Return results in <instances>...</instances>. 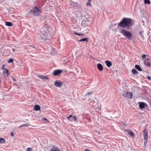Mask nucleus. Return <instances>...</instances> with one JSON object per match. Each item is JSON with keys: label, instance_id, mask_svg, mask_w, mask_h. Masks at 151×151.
Instances as JSON below:
<instances>
[{"label": "nucleus", "instance_id": "1", "mask_svg": "<svg viewBox=\"0 0 151 151\" xmlns=\"http://www.w3.org/2000/svg\"><path fill=\"white\" fill-rule=\"evenodd\" d=\"M50 28H48L47 27L42 28L40 29L41 34L38 35L39 39L38 41L43 42L45 40H51L52 37L50 33Z\"/></svg>", "mask_w": 151, "mask_h": 151}, {"label": "nucleus", "instance_id": "2", "mask_svg": "<svg viewBox=\"0 0 151 151\" xmlns=\"http://www.w3.org/2000/svg\"><path fill=\"white\" fill-rule=\"evenodd\" d=\"M132 20L131 19L124 18L118 23V26L123 28H129L133 24Z\"/></svg>", "mask_w": 151, "mask_h": 151}, {"label": "nucleus", "instance_id": "3", "mask_svg": "<svg viewBox=\"0 0 151 151\" xmlns=\"http://www.w3.org/2000/svg\"><path fill=\"white\" fill-rule=\"evenodd\" d=\"M120 33L124 35L127 39L129 40H131L132 35L129 31H127L124 29H122L120 30Z\"/></svg>", "mask_w": 151, "mask_h": 151}, {"label": "nucleus", "instance_id": "4", "mask_svg": "<svg viewBox=\"0 0 151 151\" xmlns=\"http://www.w3.org/2000/svg\"><path fill=\"white\" fill-rule=\"evenodd\" d=\"M30 12L36 16H39L40 12V9L36 6H35L32 10H31Z\"/></svg>", "mask_w": 151, "mask_h": 151}, {"label": "nucleus", "instance_id": "5", "mask_svg": "<svg viewBox=\"0 0 151 151\" xmlns=\"http://www.w3.org/2000/svg\"><path fill=\"white\" fill-rule=\"evenodd\" d=\"M122 95L127 99H132L133 97V93L132 92L129 93L127 91H124L123 92Z\"/></svg>", "mask_w": 151, "mask_h": 151}, {"label": "nucleus", "instance_id": "6", "mask_svg": "<svg viewBox=\"0 0 151 151\" xmlns=\"http://www.w3.org/2000/svg\"><path fill=\"white\" fill-rule=\"evenodd\" d=\"M91 23V21L89 20H83L81 23V25L82 27H84L87 26H89Z\"/></svg>", "mask_w": 151, "mask_h": 151}, {"label": "nucleus", "instance_id": "7", "mask_svg": "<svg viewBox=\"0 0 151 151\" xmlns=\"http://www.w3.org/2000/svg\"><path fill=\"white\" fill-rule=\"evenodd\" d=\"M67 119L69 120L71 122H75L77 120V119L76 116H73L72 115H70L69 117L66 118Z\"/></svg>", "mask_w": 151, "mask_h": 151}, {"label": "nucleus", "instance_id": "8", "mask_svg": "<svg viewBox=\"0 0 151 151\" xmlns=\"http://www.w3.org/2000/svg\"><path fill=\"white\" fill-rule=\"evenodd\" d=\"M62 84L63 82L62 81H55L54 83V85L57 87H60L62 86Z\"/></svg>", "mask_w": 151, "mask_h": 151}, {"label": "nucleus", "instance_id": "9", "mask_svg": "<svg viewBox=\"0 0 151 151\" xmlns=\"http://www.w3.org/2000/svg\"><path fill=\"white\" fill-rule=\"evenodd\" d=\"M62 72V70H54L53 71V74L55 76L59 75Z\"/></svg>", "mask_w": 151, "mask_h": 151}, {"label": "nucleus", "instance_id": "10", "mask_svg": "<svg viewBox=\"0 0 151 151\" xmlns=\"http://www.w3.org/2000/svg\"><path fill=\"white\" fill-rule=\"evenodd\" d=\"M150 61V60L149 58H146L145 60L144 61L145 65L148 67L150 66L151 65V63Z\"/></svg>", "mask_w": 151, "mask_h": 151}, {"label": "nucleus", "instance_id": "11", "mask_svg": "<svg viewBox=\"0 0 151 151\" xmlns=\"http://www.w3.org/2000/svg\"><path fill=\"white\" fill-rule=\"evenodd\" d=\"M143 133L144 135V139L146 141L147 140L148 138V136L147 134V130L146 129H145L143 131Z\"/></svg>", "mask_w": 151, "mask_h": 151}, {"label": "nucleus", "instance_id": "12", "mask_svg": "<svg viewBox=\"0 0 151 151\" xmlns=\"http://www.w3.org/2000/svg\"><path fill=\"white\" fill-rule=\"evenodd\" d=\"M139 106L141 109H143L145 108V103L143 102H139Z\"/></svg>", "mask_w": 151, "mask_h": 151}, {"label": "nucleus", "instance_id": "13", "mask_svg": "<svg viewBox=\"0 0 151 151\" xmlns=\"http://www.w3.org/2000/svg\"><path fill=\"white\" fill-rule=\"evenodd\" d=\"M97 67L100 71H102L103 69V67L102 65L100 63H99L97 65Z\"/></svg>", "mask_w": 151, "mask_h": 151}, {"label": "nucleus", "instance_id": "14", "mask_svg": "<svg viewBox=\"0 0 151 151\" xmlns=\"http://www.w3.org/2000/svg\"><path fill=\"white\" fill-rule=\"evenodd\" d=\"M105 63L106 64L107 66L108 67H110L112 65V63L111 62L109 61L106 60L105 61Z\"/></svg>", "mask_w": 151, "mask_h": 151}, {"label": "nucleus", "instance_id": "15", "mask_svg": "<svg viewBox=\"0 0 151 151\" xmlns=\"http://www.w3.org/2000/svg\"><path fill=\"white\" fill-rule=\"evenodd\" d=\"M50 151H60L59 149L57 147H53L51 150Z\"/></svg>", "mask_w": 151, "mask_h": 151}, {"label": "nucleus", "instance_id": "16", "mask_svg": "<svg viewBox=\"0 0 151 151\" xmlns=\"http://www.w3.org/2000/svg\"><path fill=\"white\" fill-rule=\"evenodd\" d=\"M34 109L35 111H39L40 109V107L38 105H35L34 106Z\"/></svg>", "mask_w": 151, "mask_h": 151}, {"label": "nucleus", "instance_id": "17", "mask_svg": "<svg viewBox=\"0 0 151 151\" xmlns=\"http://www.w3.org/2000/svg\"><path fill=\"white\" fill-rule=\"evenodd\" d=\"M38 77L41 79H48V78L46 76H44L43 75H39L38 76Z\"/></svg>", "mask_w": 151, "mask_h": 151}, {"label": "nucleus", "instance_id": "18", "mask_svg": "<svg viewBox=\"0 0 151 151\" xmlns=\"http://www.w3.org/2000/svg\"><path fill=\"white\" fill-rule=\"evenodd\" d=\"M135 67L136 69L139 71H142V69L141 68L140 66L138 65H136L135 66Z\"/></svg>", "mask_w": 151, "mask_h": 151}, {"label": "nucleus", "instance_id": "19", "mask_svg": "<svg viewBox=\"0 0 151 151\" xmlns=\"http://www.w3.org/2000/svg\"><path fill=\"white\" fill-rule=\"evenodd\" d=\"M5 140L4 138H0V143H5Z\"/></svg>", "mask_w": 151, "mask_h": 151}, {"label": "nucleus", "instance_id": "20", "mask_svg": "<svg viewBox=\"0 0 151 151\" xmlns=\"http://www.w3.org/2000/svg\"><path fill=\"white\" fill-rule=\"evenodd\" d=\"M5 25L6 26L9 27H10L12 26V24L11 22H5Z\"/></svg>", "mask_w": 151, "mask_h": 151}, {"label": "nucleus", "instance_id": "21", "mask_svg": "<svg viewBox=\"0 0 151 151\" xmlns=\"http://www.w3.org/2000/svg\"><path fill=\"white\" fill-rule=\"evenodd\" d=\"M132 73L134 74H137L138 72L135 69H133L132 71Z\"/></svg>", "mask_w": 151, "mask_h": 151}, {"label": "nucleus", "instance_id": "22", "mask_svg": "<svg viewBox=\"0 0 151 151\" xmlns=\"http://www.w3.org/2000/svg\"><path fill=\"white\" fill-rule=\"evenodd\" d=\"M88 38H84L81 39L79 40V42H82V41H86L87 42L88 41Z\"/></svg>", "mask_w": 151, "mask_h": 151}, {"label": "nucleus", "instance_id": "23", "mask_svg": "<svg viewBox=\"0 0 151 151\" xmlns=\"http://www.w3.org/2000/svg\"><path fill=\"white\" fill-rule=\"evenodd\" d=\"M144 1L145 4H150V0H144Z\"/></svg>", "mask_w": 151, "mask_h": 151}, {"label": "nucleus", "instance_id": "24", "mask_svg": "<svg viewBox=\"0 0 151 151\" xmlns=\"http://www.w3.org/2000/svg\"><path fill=\"white\" fill-rule=\"evenodd\" d=\"M29 126V124H24L21 125L19 127V128H21L22 127H28Z\"/></svg>", "mask_w": 151, "mask_h": 151}, {"label": "nucleus", "instance_id": "25", "mask_svg": "<svg viewBox=\"0 0 151 151\" xmlns=\"http://www.w3.org/2000/svg\"><path fill=\"white\" fill-rule=\"evenodd\" d=\"M128 134L129 135H130L131 136H134V133L132 131H129L128 132Z\"/></svg>", "mask_w": 151, "mask_h": 151}, {"label": "nucleus", "instance_id": "26", "mask_svg": "<svg viewBox=\"0 0 151 151\" xmlns=\"http://www.w3.org/2000/svg\"><path fill=\"white\" fill-rule=\"evenodd\" d=\"M143 32V31H141L139 32V35H140L142 38H143L144 37V36L142 34V32Z\"/></svg>", "mask_w": 151, "mask_h": 151}, {"label": "nucleus", "instance_id": "27", "mask_svg": "<svg viewBox=\"0 0 151 151\" xmlns=\"http://www.w3.org/2000/svg\"><path fill=\"white\" fill-rule=\"evenodd\" d=\"M2 69H3V70H5V71H3L4 72H6V73H7V75H8V70H7V69H5V68H4V67H2Z\"/></svg>", "mask_w": 151, "mask_h": 151}, {"label": "nucleus", "instance_id": "28", "mask_svg": "<svg viewBox=\"0 0 151 151\" xmlns=\"http://www.w3.org/2000/svg\"><path fill=\"white\" fill-rule=\"evenodd\" d=\"M13 60L12 58H10V59L8 61V63H12L13 62Z\"/></svg>", "mask_w": 151, "mask_h": 151}, {"label": "nucleus", "instance_id": "29", "mask_svg": "<svg viewBox=\"0 0 151 151\" xmlns=\"http://www.w3.org/2000/svg\"><path fill=\"white\" fill-rule=\"evenodd\" d=\"M19 50H18V49H15V48H13V50H12V51L14 52H15V51H16V52L17 51H19Z\"/></svg>", "mask_w": 151, "mask_h": 151}, {"label": "nucleus", "instance_id": "30", "mask_svg": "<svg viewBox=\"0 0 151 151\" xmlns=\"http://www.w3.org/2000/svg\"><path fill=\"white\" fill-rule=\"evenodd\" d=\"M32 150L31 148L28 147L26 149V151H32Z\"/></svg>", "mask_w": 151, "mask_h": 151}, {"label": "nucleus", "instance_id": "31", "mask_svg": "<svg viewBox=\"0 0 151 151\" xmlns=\"http://www.w3.org/2000/svg\"><path fill=\"white\" fill-rule=\"evenodd\" d=\"M87 5L89 6H91L90 2L88 1V2L87 3Z\"/></svg>", "mask_w": 151, "mask_h": 151}, {"label": "nucleus", "instance_id": "32", "mask_svg": "<svg viewBox=\"0 0 151 151\" xmlns=\"http://www.w3.org/2000/svg\"><path fill=\"white\" fill-rule=\"evenodd\" d=\"M146 55L145 54H143L142 55V58H145L146 57Z\"/></svg>", "mask_w": 151, "mask_h": 151}, {"label": "nucleus", "instance_id": "33", "mask_svg": "<svg viewBox=\"0 0 151 151\" xmlns=\"http://www.w3.org/2000/svg\"><path fill=\"white\" fill-rule=\"evenodd\" d=\"M75 33V34L78 35L79 36H81V35H83V34H79L78 33H77V32H76Z\"/></svg>", "mask_w": 151, "mask_h": 151}, {"label": "nucleus", "instance_id": "34", "mask_svg": "<svg viewBox=\"0 0 151 151\" xmlns=\"http://www.w3.org/2000/svg\"><path fill=\"white\" fill-rule=\"evenodd\" d=\"M92 93V92H89L86 95V96H87L88 95H90Z\"/></svg>", "mask_w": 151, "mask_h": 151}, {"label": "nucleus", "instance_id": "35", "mask_svg": "<svg viewBox=\"0 0 151 151\" xmlns=\"http://www.w3.org/2000/svg\"><path fill=\"white\" fill-rule=\"evenodd\" d=\"M96 133V134H100V133L99 131H95Z\"/></svg>", "mask_w": 151, "mask_h": 151}, {"label": "nucleus", "instance_id": "36", "mask_svg": "<svg viewBox=\"0 0 151 151\" xmlns=\"http://www.w3.org/2000/svg\"><path fill=\"white\" fill-rule=\"evenodd\" d=\"M14 134L13 132H11V136L13 137V136Z\"/></svg>", "mask_w": 151, "mask_h": 151}, {"label": "nucleus", "instance_id": "37", "mask_svg": "<svg viewBox=\"0 0 151 151\" xmlns=\"http://www.w3.org/2000/svg\"><path fill=\"white\" fill-rule=\"evenodd\" d=\"M147 78L149 80H151V78L149 76H147Z\"/></svg>", "mask_w": 151, "mask_h": 151}, {"label": "nucleus", "instance_id": "38", "mask_svg": "<svg viewBox=\"0 0 151 151\" xmlns=\"http://www.w3.org/2000/svg\"><path fill=\"white\" fill-rule=\"evenodd\" d=\"M43 119L45 120L46 121H47V120L45 118H43Z\"/></svg>", "mask_w": 151, "mask_h": 151}, {"label": "nucleus", "instance_id": "39", "mask_svg": "<svg viewBox=\"0 0 151 151\" xmlns=\"http://www.w3.org/2000/svg\"><path fill=\"white\" fill-rule=\"evenodd\" d=\"M13 79V80L15 81V82H16V80H15V79L13 77L12 78Z\"/></svg>", "mask_w": 151, "mask_h": 151}, {"label": "nucleus", "instance_id": "40", "mask_svg": "<svg viewBox=\"0 0 151 151\" xmlns=\"http://www.w3.org/2000/svg\"><path fill=\"white\" fill-rule=\"evenodd\" d=\"M112 26H110L109 28L110 29L112 27Z\"/></svg>", "mask_w": 151, "mask_h": 151}, {"label": "nucleus", "instance_id": "41", "mask_svg": "<svg viewBox=\"0 0 151 151\" xmlns=\"http://www.w3.org/2000/svg\"><path fill=\"white\" fill-rule=\"evenodd\" d=\"M91 0H88V1L91 2Z\"/></svg>", "mask_w": 151, "mask_h": 151}, {"label": "nucleus", "instance_id": "42", "mask_svg": "<svg viewBox=\"0 0 151 151\" xmlns=\"http://www.w3.org/2000/svg\"><path fill=\"white\" fill-rule=\"evenodd\" d=\"M50 47L52 49V47Z\"/></svg>", "mask_w": 151, "mask_h": 151}, {"label": "nucleus", "instance_id": "43", "mask_svg": "<svg viewBox=\"0 0 151 151\" xmlns=\"http://www.w3.org/2000/svg\"><path fill=\"white\" fill-rule=\"evenodd\" d=\"M114 26H115L116 25V24H114Z\"/></svg>", "mask_w": 151, "mask_h": 151}, {"label": "nucleus", "instance_id": "44", "mask_svg": "<svg viewBox=\"0 0 151 151\" xmlns=\"http://www.w3.org/2000/svg\"><path fill=\"white\" fill-rule=\"evenodd\" d=\"M15 48H16V47H16V46H15Z\"/></svg>", "mask_w": 151, "mask_h": 151}]
</instances>
